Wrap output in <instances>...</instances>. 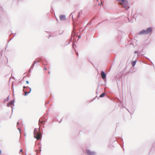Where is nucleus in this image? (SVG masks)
Instances as JSON below:
<instances>
[{"mask_svg":"<svg viewBox=\"0 0 155 155\" xmlns=\"http://www.w3.org/2000/svg\"><path fill=\"white\" fill-rule=\"evenodd\" d=\"M34 133V137L37 140H39L41 138V134L39 132V130L38 129H35Z\"/></svg>","mask_w":155,"mask_h":155,"instance_id":"obj_1","label":"nucleus"},{"mask_svg":"<svg viewBox=\"0 0 155 155\" xmlns=\"http://www.w3.org/2000/svg\"><path fill=\"white\" fill-rule=\"evenodd\" d=\"M121 2H119V4L122 5L124 7L126 10H127L129 8L128 5L127 1L126 0H121Z\"/></svg>","mask_w":155,"mask_h":155,"instance_id":"obj_2","label":"nucleus"},{"mask_svg":"<svg viewBox=\"0 0 155 155\" xmlns=\"http://www.w3.org/2000/svg\"><path fill=\"white\" fill-rule=\"evenodd\" d=\"M152 31V29L151 28H149L146 30H143L141 31L139 34H147L149 33H151Z\"/></svg>","mask_w":155,"mask_h":155,"instance_id":"obj_3","label":"nucleus"},{"mask_svg":"<svg viewBox=\"0 0 155 155\" xmlns=\"http://www.w3.org/2000/svg\"><path fill=\"white\" fill-rule=\"evenodd\" d=\"M86 152L88 155H94L95 154L94 152H91L89 150H87Z\"/></svg>","mask_w":155,"mask_h":155,"instance_id":"obj_4","label":"nucleus"},{"mask_svg":"<svg viewBox=\"0 0 155 155\" xmlns=\"http://www.w3.org/2000/svg\"><path fill=\"white\" fill-rule=\"evenodd\" d=\"M101 75L102 78L103 79H104L105 78L106 75V74H105V73L104 71H102L101 72Z\"/></svg>","mask_w":155,"mask_h":155,"instance_id":"obj_5","label":"nucleus"},{"mask_svg":"<svg viewBox=\"0 0 155 155\" xmlns=\"http://www.w3.org/2000/svg\"><path fill=\"white\" fill-rule=\"evenodd\" d=\"M60 19L61 20H65V17L64 15H60L59 17Z\"/></svg>","mask_w":155,"mask_h":155,"instance_id":"obj_6","label":"nucleus"},{"mask_svg":"<svg viewBox=\"0 0 155 155\" xmlns=\"http://www.w3.org/2000/svg\"><path fill=\"white\" fill-rule=\"evenodd\" d=\"M131 64H132V66L134 67L136 64V61H133L132 62Z\"/></svg>","mask_w":155,"mask_h":155,"instance_id":"obj_7","label":"nucleus"},{"mask_svg":"<svg viewBox=\"0 0 155 155\" xmlns=\"http://www.w3.org/2000/svg\"><path fill=\"white\" fill-rule=\"evenodd\" d=\"M104 95H105V93H103L100 96V97H103L104 96Z\"/></svg>","mask_w":155,"mask_h":155,"instance_id":"obj_8","label":"nucleus"},{"mask_svg":"<svg viewBox=\"0 0 155 155\" xmlns=\"http://www.w3.org/2000/svg\"><path fill=\"white\" fill-rule=\"evenodd\" d=\"M14 103V101H12L10 102L9 103V104L11 105H12Z\"/></svg>","mask_w":155,"mask_h":155,"instance_id":"obj_9","label":"nucleus"},{"mask_svg":"<svg viewBox=\"0 0 155 155\" xmlns=\"http://www.w3.org/2000/svg\"><path fill=\"white\" fill-rule=\"evenodd\" d=\"M25 95H27V94H28V92H25Z\"/></svg>","mask_w":155,"mask_h":155,"instance_id":"obj_10","label":"nucleus"},{"mask_svg":"<svg viewBox=\"0 0 155 155\" xmlns=\"http://www.w3.org/2000/svg\"><path fill=\"white\" fill-rule=\"evenodd\" d=\"M26 83L27 84H28V83H29V82H28V81H26Z\"/></svg>","mask_w":155,"mask_h":155,"instance_id":"obj_11","label":"nucleus"},{"mask_svg":"<svg viewBox=\"0 0 155 155\" xmlns=\"http://www.w3.org/2000/svg\"><path fill=\"white\" fill-rule=\"evenodd\" d=\"M76 54L77 56L78 55V53L76 52Z\"/></svg>","mask_w":155,"mask_h":155,"instance_id":"obj_12","label":"nucleus"},{"mask_svg":"<svg viewBox=\"0 0 155 155\" xmlns=\"http://www.w3.org/2000/svg\"><path fill=\"white\" fill-rule=\"evenodd\" d=\"M20 151L21 152H22V149H21L20 150Z\"/></svg>","mask_w":155,"mask_h":155,"instance_id":"obj_13","label":"nucleus"},{"mask_svg":"<svg viewBox=\"0 0 155 155\" xmlns=\"http://www.w3.org/2000/svg\"><path fill=\"white\" fill-rule=\"evenodd\" d=\"M44 69H45V70H46V68H45Z\"/></svg>","mask_w":155,"mask_h":155,"instance_id":"obj_14","label":"nucleus"},{"mask_svg":"<svg viewBox=\"0 0 155 155\" xmlns=\"http://www.w3.org/2000/svg\"><path fill=\"white\" fill-rule=\"evenodd\" d=\"M8 106V107L9 106V104H8V105H7Z\"/></svg>","mask_w":155,"mask_h":155,"instance_id":"obj_15","label":"nucleus"},{"mask_svg":"<svg viewBox=\"0 0 155 155\" xmlns=\"http://www.w3.org/2000/svg\"><path fill=\"white\" fill-rule=\"evenodd\" d=\"M1 150H0V154H1Z\"/></svg>","mask_w":155,"mask_h":155,"instance_id":"obj_16","label":"nucleus"},{"mask_svg":"<svg viewBox=\"0 0 155 155\" xmlns=\"http://www.w3.org/2000/svg\"><path fill=\"white\" fill-rule=\"evenodd\" d=\"M26 88V87H23V88Z\"/></svg>","mask_w":155,"mask_h":155,"instance_id":"obj_17","label":"nucleus"},{"mask_svg":"<svg viewBox=\"0 0 155 155\" xmlns=\"http://www.w3.org/2000/svg\"><path fill=\"white\" fill-rule=\"evenodd\" d=\"M19 124V123H18V122H17V124Z\"/></svg>","mask_w":155,"mask_h":155,"instance_id":"obj_18","label":"nucleus"},{"mask_svg":"<svg viewBox=\"0 0 155 155\" xmlns=\"http://www.w3.org/2000/svg\"><path fill=\"white\" fill-rule=\"evenodd\" d=\"M50 71L48 72V73L50 74Z\"/></svg>","mask_w":155,"mask_h":155,"instance_id":"obj_19","label":"nucleus"}]
</instances>
